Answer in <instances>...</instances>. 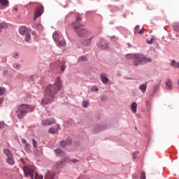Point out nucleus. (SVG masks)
<instances>
[{"label":"nucleus","mask_w":179,"mask_h":179,"mask_svg":"<svg viewBox=\"0 0 179 179\" xmlns=\"http://www.w3.org/2000/svg\"><path fill=\"white\" fill-rule=\"evenodd\" d=\"M82 18L80 16L77 17L76 20L70 24L75 33L78 34V37H90L92 32L83 27V24L80 22Z\"/></svg>","instance_id":"2"},{"label":"nucleus","mask_w":179,"mask_h":179,"mask_svg":"<svg viewBox=\"0 0 179 179\" xmlns=\"http://www.w3.org/2000/svg\"><path fill=\"white\" fill-rule=\"evenodd\" d=\"M71 162H73V163H76L77 161H76V159H73L71 160Z\"/></svg>","instance_id":"49"},{"label":"nucleus","mask_w":179,"mask_h":179,"mask_svg":"<svg viewBox=\"0 0 179 179\" xmlns=\"http://www.w3.org/2000/svg\"><path fill=\"white\" fill-rule=\"evenodd\" d=\"M171 66L175 69H179V62H176L175 59L171 61Z\"/></svg>","instance_id":"17"},{"label":"nucleus","mask_w":179,"mask_h":179,"mask_svg":"<svg viewBox=\"0 0 179 179\" xmlns=\"http://www.w3.org/2000/svg\"><path fill=\"white\" fill-rule=\"evenodd\" d=\"M54 176H55V173L48 171L45 174V179H54Z\"/></svg>","instance_id":"15"},{"label":"nucleus","mask_w":179,"mask_h":179,"mask_svg":"<svg viewBox=\"0 0 179 179\" xmlns=\"http://www.w3.org/2000/svg\"><path fill=\"white\" fill-rule=\"evenodd\" d=\"M13 57V58H17V57H19V53H17V52L14 53Z\"/></svg>","instance_id":"43"},{"label":"nucleus","mask_w":179,"mask_h":179,"mask_svg":"<svg viewBox=\"0 0 179 179\" xmlns=\"http://www.w3.org/2000/svg\"><path fill=\"white\" fill-rule=\"evenodd\" d=\"M58 132V129H55L54 127H51L49 129L50 134H57Z\"/></svg>","instance_id":"31"},{"label":"nucleus","mask_w":179,"mask_h":179,"mask_svg":"<svg viewBox=\"0 0 179 179\" xmlns=\"http://www.w3.org/2000/svg\"><path fill=\"white\" fill-rule=\"evenodd\" d=\"M139 28H136V30H138Z\"/></svg>","instance_id":"54"},{"label":"nucleus","mask_w":179,"mask_h":179,"mask_svg":"<svg viewBox=\"0 0 179 179\" xmlns=\"http://www.w3.org/2000/svg\"><path fill=\"white\" fill-rule=\"evenodd\" d=\"M141 179H146V173L145 171H142Z\"/></svg>","instance_id":"36"},{"label":"nucleus","mask_w":179,"mask_h":179,"mask_svg":"<svg viewBox=\"0 0 179 179\" xmlns=\"http://www.w3.org/2000/svg\"><path fill=\"white\" fill-rule=\"evenodd\" d=\"M32 145L34 148H37V142L34 140V138L32 139Z\"/></svg>","instance_id":"39"},{"label":"nucleus","mask_w":179,"mask_h":179,"mask_svg":"<svg viewBox=\"0 0 179 179\" xmlns=\"http://www.w3.org/2000/svg\"><path fill=\"white\" fill-rule=\"evenodd\" d=\"M146 104H147V106H148V101H146Z\"/></svg>","instance_id":"53"},{"label":"nucleus","mask_w":179,"mask_h":179,"mask_svg":"<svg viewBox=\"0 0 179 179\" xmlns=\"http://www.w3.org/2000/svg\"><path fill=\"white\" fill-rule=\"evenodd\" d=\"M136 29H139V25H136L134 27V34H143L144 31H143V28H142L141 30H136Z\"/></svg>","instance_id":"20"},{"label":"nucleus","mask_w":179,"mask_h":179,"mask_svg":"<svg viewBox=\"0 0 179 179\" xmlns=\"http://www.w3.org/2000/svg\"><path fill=\"white\" fill-rule=\"evenodd\" d=\"M19 113L17 115V118L21 120L27 115L29 110H30V106L27 104H21L17 107Z\"/></svg>","instance_id":"4"},{"label":"nucleus","mask_w":179,"mask_h":179,"mask_svg":"<svg viewBox=\"0 0 179 179\" xmlns=\"http://www.w3.org/2000/svg\"><path fill=\"white\" fill-rule=\"evenodd\" d=\"M90 38H86L84 39L82 42L81 44L82 45H85V46H89L92 44V40H93V38L94 37V36H93L92 34L90 36Z\"/></svg>","instance_id":"7"},{"label":"nucleus","mask_w":179,"mask_h":179,"mask_svg":"<svg viewBox=\"0 0 179 179\" xmlns=\"http://www.w3.org/2000/svg\"><path fill=\"white\" fill-rule=\"evenodd\" d=\"M6 162L8 164L13 166V164H15V158L13 157V155H11V157H7Z\"/></svg>","instance_id":"16"},{"label":"nucleus","mask_w":179,"mask_h":179,"mask_svg":"<svg viewBox=\"0 0 179 179\" xmlns=\"http://www.w3.org/2000/svg\"><path fill=\"white\" fill-rule=\"evenodd\" d=\"M68 145H72V141H71L70 139H67L66 141H60V146H62V148H65V146H68Z\"/></svg>","instance_id":"11"},{"label":"nucleus","mask_w":179,"mask_h":179,"mask_svg":"<svg viewBox=\"0 0 179 179\" xmlns=\"http://www.w3.org/2000/svg\"><path fill=\"white\" fill-rule=\"evenodd\" d=\"M83 107L84 108H87L89 107V101H83Z\"/></svg>","instance_id":"33"},{"label":"nucleus","mask_w":179,"mask_h":179,"mask_svg":"<svg viewBox=\"0 0 179 179\" xmlns=\"http://www.w3.org/2000/svg\"><path fill=\"white\" fill-rule=\"evenodd\" d=\"M93 90L95 92H99V88H97V87H93Z\"/></svg>","instance_id":"45"},{"label":"nucleus","mask_w":179,"mask_h":179,"mask_svg":"<svg viewBox=\"0 0 179 179\" xmlns=\"http://www.w3.org/2000/svg\"><path fill=\"white\" fill-rule=\"evenodd\" d=\"M159 87H160V82L154 86L153 90H152L153 94L157 93V90H159Z\"/></svg>","instance_id":"25"},{"label":"nucleus","mask_w":179,"mask_h":179,"mask_svg":"<svg viewBox=\"0 0 179 179\" xmlns=\"http://www.w3.org/2000/svg\"><path fill=\"white\" fill-rule=\"evenodd\" d=\"M176 37H178V35H176Z\"/></svg>","instance_id":"55"},{"label":"nucleus","mask_w":179,"mask_h":179,"mask_svg":"<svg viewBox=\"0 0 179 179\" xmlns=\"http://www.w3.org/2000/svg\"><path fill=\"white\" fill-rule=\"evenodd\" d=\"M5 127L4 122H0V129H2Z\"/></svg>","instance_id":"41"},{"label":"nucleus","mask_w":179,"mask_h":179,"mask_svg":"<svg viewBox=\"0 0 179 179\" xmlns=\"http://www.w3.org/2000/svg\"><path fill=\"white\" fill-rule=\"evenodd\" d=\"M43 7H40L37 8L34 13V20H36L39 16H41V15H43Z\"/></svg>","instance_id":"8"},{"label":"nucleus","mask_w":179,"mask_h":179,"mask_svg":"<svg viewBox=\"0 0 179 179\" xmlns=\"http://www.w3.org/2000/svg\"><path fill=\"white\" fill-rule=\"evenodd\" d=\"M22 143H24V145H26V143H27V141H26L25 139L22 138Z\"/></svg>","instance_id":"46"},{"label":"nucleus","mask_w":179,"mask_h":179,"mask_svg":"<svg viewBox=\"0 0 179 179\" xmlns=\"http://www.w3.org/2000/svg\"><path fill=\"white\" fill-rule=\"evenodd\" d=\"M133 158L136 159V156L135 155V154L133 155Z\"/></svg>","instance_id":"51"},{"label":"nucleus","mask_w":179,"mask_h":179,"mask_svg":"<svg viewBox=\"0 0 179 179\" xmlns=\"http://www.w3.org/2000/svg\"><path fill=\"white\" fill-rule=\"evenodd\" d=\"M55 153L57 155V156H59V157L65 156V152L59 148L55 150Z\"/></svg>","instance_id":"19"},{"label":"nucleus","mask_w":179,"mask_h":179,"mask_svg":"<svg viewBox=\"0 0 179 179\" xmlns=\"http://www.w3.org/2000/svg\"><path fill=\"white\" fill-rule=\"evenodd\" d=\"M24 36H25L26 43H29V41H30V40H31V36L30 35V32H28V34H27Z\"/></svg>","instance_id":"28"},{"label":"nucleus","mask_w":179,"mask_h":179,"mask_svg":"<svg viewBox=\"0 0 179 179\" xmlns=\"http://www.w3.org/2000/svg\"><path fill=\"white\" fill-rule=\"evenodd\" d=\"M20 34H22V36H26V34L30 33V31L26 27H22L19 29Z\"/></svg>","instance_id":"9"},{"label":"nucleus","mask_w":179,"mask_h":179,"mask_svg":"<svg viewBox=\"0 0 179 179\" xmlns=\"http://www.w3.org/2000/svg\"><path fill=\"white\" fill-rule=\"evenodd\" d=\"M101 99L102 101H106L107 100V97H106V96H102V97L101 98Z\"/></svg>","instance_id":"44"},{"label":"nucleus","mask_w":179,"mask_h":179,"mask_svg":"<svg viewBox=\"0 0 179 179\" xmlns=\"http://www.w3.org/2000/svg\"><path fill=\"white\" fill-rule=\"evenodd\" d=\"M137 110H138V103H136V102H132L131 104V110L132 111V113H134V114H135Z\"/></svg>","instance_id":"12"},{"label":"nucleus","mask_w":179,"mask_h":179,"mask_svg":"<svg viewBox=\"0 0 179 179\" xmlns=\"http://www.w3.org/2000/svg\"><path fill=\"white\" fill-rule=\"evenodd\" d=\"M35 179H43V176L38 175V173H35Z\"/></svg>","instance_id":"37"},{"label":"nucleus","mask_w":179,"mask_h":179,"mask_svg":"<svg viewBox=\"0 0 179 179\" xmlns=\"http://www.w3.org/2000/svg\"><path fill=\"white\" fill-rule=\"evenodd\" d=\"M53 124H55V118L45 119L41 122V125H43V127H47V125H52Z\"/></svg>","instance_id":"6"},{"label":"nucleus","mask_w":179,"mask_h":179,"mask_svg":"<svg viewBox=\"0 0 179 179\" xmlns=\"http://www.w3.org/2000/svg\"><path fill=\"white\" fill-rule=\"evenodd\" d=\"M0 5L3 7L5 6L6 8H8L9 6V1L8 0H0Z\"/></svg>","instance_id":"23"},{"label":"nucleus","mask_w":179,"mask_h":179,"mask_svg":"<svg viewBox=\"0 0 179 179\" xmlns=\"http://www.w3.org/2000/svg\"><path fill=\"white\" fill-rule=\"evenodd\" d=\"M100 78L102 83H103L104 85H106V83H108V77H107V75L106 73H101Z\"/></svg>","instance_id":"10"},{"label":"nucleus","mask_w":179,"mask_h":179,"mask_svg":"<svg viewBox=\"0 0 179 179\" xmlns=\"http://www.w3.org/2000/svg\"><path fill=\"white\" fill-rule=\"evenodd\" d=\"M165 85H166V89L171 90V89H173V84L171 83V79L168 78L165 83Z\"/></svg>","instance_id":"14"},{"label":"nucleus","mask_w":179,"mask_h":179,"mask_svg":"<svg viewBox=\"0 0 179 179\" xmlns=\"http://www.w3.org/2000/svg\"><path fill=\"white\" fill-rule=\"evenodd\" d=\"M66 68V66H65V65L63 64V65L61 66V71H62V72H64V71H65Z\"/></svg>","instance_id":"42"},{"label":"nucleus","mask_w":179,"mask_h":179,"mask_svg":"<svg viewBox=\"0 0 179 179\" xmlns=\"http://www.w3.org/2000/svg\"><path fill=\"white\" fill-rule=\"evenodd\" d=\"M115 1H118V0H115Z\"/></svg>","instance_id":"58"},{"label":"nucleus","mask_w":179,"mask_h":179,"mask_svg":"<svg viewBox=\"0 0 179 179\" xmlns=\"http://www.w3.org/2000/svg\"><path fill=\"white\" fill-rule=\"evenodd\" d=\"M14 10H15V12H17V8H14Z\"/></svg>","instance_id":"52"},{"label":"nucleus","mask_w":179,"mask_h":179,"mask_svg":"<svg viewBox=\"0 0 179 179\" xmlns=\"http://www.w3.org/2000/svg\"><path fill=\"white\" fill-rule=\"evenodd\" d=\"M135 129H136V130L137 129L136 127H135Z\"/></svg>","instance_id":"57"},{"label":"nucleus","mask_w":179,"mask_h":179,"mask_svg":"<svg viewBox=\"0 0 179 179\" xmlns=\"http://www.w3.org/2000/svg\"><path fill=\"white\" fill-rule=\"evenodd\" d=\"M173 29L175 31H179V22H174L173 24Z\"/></svg>","instance_id":"30"},{"label":"nucleus","mask_w":179,"mask_h":179,"mask_svg":"<svg viewBox=\"0 0 179 179\" xmlns=\"http://www.w3.org/2000/svg\"><path fill=\"white\" fill-rule=\"evenodd\" d=\"M135 55H136V54H127L125 58L127 59H134Z\"/></svg>","instance_id":"26"},{"label":"nucleus","mask_w":179,"mask_h":179,"mask_svg":"<svg viewBox=\"0 0 179 179\" xmlns=\"http://www.w3.org/2000/svg\"><path fill=\"white\" fill-rule=\"evenodd\" d=\"M24 149H25V150L27 151V152H30V144H29V143H26L25 145H24Z\"/></svg>","instance_id":"35"},{"label":"nucleus","mask_w":179,"mask_h":179,"mask_svg":"<svg viewBox=\"0 0 179 179\" xmlns=\"http://www.w3.org/2000/svg\"><path fill=\"white\" fill-rule=\"evenodd\" d=\"M138 89L142 92V93H146V90L148 89V84L145 83L140 85Z\"/></svg>","instance_id":"13"},{"label":"nucleus","mask_w":179,"mask_h":179,"mask_svg":"<svg viewBox=\"0 0 179 179\" xmlns=\"http://www.w3.org/2000/svg\"><path fill=\"white\" fill-rule=\"evenodd\" d=\"M137 178H138V176H137V175L133 176V178H134V179Z\"/></svg>","instance_id":"50"},{"label":"nucleus","mask_w":179,"mask_h":179,"mask_svg":"<svg viewBox=\"0 0 179 179\" xmlns=\"http://www.w3.org/2000/svg\"><path fill=\"white\" fill-rule=\"evenodd\" d=\"M56 43H57V47H64L66 44V42H65L64 40H61Z\"/></svg>","instance_id":"24"},{"label":"nucleus","mask_w":179,"mask_h":179,"mask_svg":"<svg viewBox=\"0 0 179 179\" xmlns=\"http://www.w3.org/2000/svg\"><path fill=\"white\" fill-rule=\"evenodd\" d=\"M23 171L25 177H30L31 179L34 178V168L30 166H23Z\"/></svg>","instance_id":"5"},{"label":"nucleus","mask_w":179,"mask_h":179,"mask_svg":"<svg viewBox=\"0 0 179 179\" xmlns=\"http://www.w3.org/2000/svg\"><path fill=\"white\" fill-rule=\"evenodd\" d=\"M155 40H156V37H155V36H152L150 41L147 40V43L150 45L153 44V42L155 41Z\"/></svg>","instance_id":"32"},{"label":"nucleus","mask_w":179,"mask_h":179,"mask_svg":"<svg viewBox=\"0 0 179 179\" xmlns=\"http://www.w3.org/2000/svg\"><path fill=\"white\" fill-rule=\"evenodd\" d=\"M5 93V88L0 87V96H2Z\"/></svg>","instance_id":"40"},{"label":"nucleus","mask_w":179,"mask_h":179,"mask_svg":"<svg viewBox=\"0 0 179 179\" xmlns=\"http://www.w3.org/2000/svg\"><path fill=\"white\" fill-rule=\"evenodd\" d=\"M113 38H115V36H113Z\"/></svg>","instance_id":"56"},{"label":"nucleus","mask_w":179,"mask_h":179,"mask_svg":"<svg viewBox=\"0 0 179 179\" xmlns=\"http://www.w3.org/2000/svg\"><path fill=\"white\" fill-rule=\"evenodd\" d=\"M54 41H55V43H57V41H59V38H61V36H59V34H58V32H55L52 35Z\"/></svg>","instance_id":"22"},{"label":"nucleus","mask_w":179,"mask_h":179,"mask_svg":"<svg viewBox=\"0 0 179 179\" xmlns=\"http://www.w3.org/2000/svg\"><path fill=\"white\" fill-rule=\"evenodd\" d=\"M148 62H152V59L149 57L147 58L142 54H136L133 61V64L135 65V66H139V65H145V64H148Z\"/></svg>","instance_id":"3"},{"label":"nucleus","mask_w":179,"mask_h":179,"mask_svg":"<svg viewBox=\"0 0 179 179\" xmlns=\"http://www.w3.org/2000/svg\"><path fill=\"white\" fill-rule=\"evenodd\" d=\"M17 177H18V178H20V179L23 178V176H22V175H20V174H18V175H17Z\"/></svg>","instance_id":"47"},{"label":"nucleus","mask_w":179,"mask_h":179,"mask_svg":"<svg viewBox=\"0 0 179 179\" xmlns=\"http://www.w3.org/2000/svg\"><path fill=\"white\" fill-rule=\"evenodd\" d=\"M13 67H14L15 69H20L21 66H20V64H13Z\"/></svg>","instance_id":"38"},{"label":"nucleus","mask_w":179,"mask_h":179,"mask_svg":"<svg viewBox=\"0 0 179 179\" xmlns=\"http://www.w3.org/2000/svg\"><path fill=\"white\" fill-rule=\"evenodd\" d=\"M94 134H97V132H100V131H101V127L97 126L94 129Z\"/></svg>","instance_id":"34"},{"label":"nucleus","mask_w":179,"mask_h":179,"mask_svg":"<svg viewBox=\"0 0 179 179\" xmlns=\"http://www.w3.org/2000/svg\"><path fill=\"white\" fill-rule=\"evenodd\" d=\"M8 24L6 22L0 23V33L2 31V29H7Z\"/></svg>","instance_id":"27"},{"label":"nucleus","mask_w":179,"mask_h":179,"mask_svg":"<svg viewBox=\"0 0 179 179\" xmlns=\"http://www.w3.org/2000/svg\"><path fill=\"white\" fill-rule=\"evenodd\" d=\"M3 152L4 155L7 156V157H10L11 156H13V154H12V152H10V150H8L7 148H4L3 150Z\"/></svg>","instance_id":"21"},{"label":"nucleus","mask_w":179,"mask_h":179,"mask_svg":"<svg viewBox=\"0 0 179 179\" xmlns=\"http://www.w3.org/2000/svg\"><path fill=\"white\" fill-rule=\"evenodd\" d=\"M97 45L99 48H101V50H106V48H108V43H103L101 42V43H99Z\"/></svg>","instance_id":"18"},{"label":"nucleus","mask_w":179,"mask_h":179,"mask_svg":"<svg viewBox=\"0 0 179 179\" xmlns=\"http://www.w3.org/2000/svg\"><path fill=\"white\" fill-rule=\"evenodd\" d=\"M87 61V57L86 56H81L78 59V62H86Z\"/></svg>","instance_id":"29"},{"label":"nucleus","mask_w":179,"mask_h":179,"mask_svg":"<svg viewBox=\"0 0 179 179\" xmlns=\"http://www.w3.org/2000/svg\"><path fill=\"white\" fill-rule=\"evenodd\" d=\"M124 79L132 80V78H128L127 76H125Z\"/></svg>","instance_id":"48"},{"label":"nucleus","mask_w":179,"mask_h":179,"mask_svg":"<svg viewBox=\"0 0 179 179\" xmlns=\"http://www.w3.org/2000/svg\"><path fill=\"white\" fill-rule=\"evenodd\" d=\"M62 81L61 78H56L54 85L46 87L44 98L42 99V105L47 106L54 100V96L61 90Z\"/></svg>","instance_id":"1"}]
</instances>
